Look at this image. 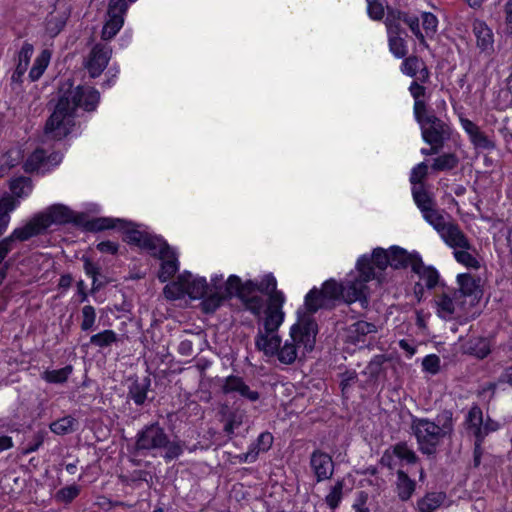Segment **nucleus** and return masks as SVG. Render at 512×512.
<instances>
[{
    "label": "nucleus",
    "mask_w": 512,
    "mask_h": 512,
    "mask_svg": "<svg viewBox=\"0 0 512 512\" xmlns=\"http://www.w3.org/2000/svg\"><path fill=\"white\" fill-rule=\"evenodd\" d=\"M373 277L366 257H359L356 263L355 271L350 272L344 283H338L334 279L323 283L322 289H311L304 300V309L299 308L301 315H307L312 318V314L320 308L330 307L336 300L342 299L347 303L356 301H367L368 287L367 283Z\"/></svg>",
    "instance_id": "obj_1"
},
{
    "label": "nucleus",
    "mask_w": 512,
    "mask_h": 512,
    "mask_svg": "<svg viewBox=\"0 0 512 512\" xmlns=\"http://www.w3.org/2000/svg\"><path fill=\"white\" fill-rule=\"evenodd\" d=\"M99 92L90 86H77L63 93L50 118L44 136L47 140H62L75 126L77 109L92 111L99 103Z\"/></svg>",
    "instance_id": "obj_2"
},
{
    "label": "nucleus",
    "mask_w": 512,
    "mask_h": 512,
    "mask_svg": "<svg viewBox=\"0 0 512 512\" xmlns=\"http://www.w3.org/2000/svg\"><path fill=\"white\" fill-rule=\"evenodd\" d=\"M276 287L277 281L272 274H266L259 280H248L244 283L238 276L230 275L225 282L223 295L238 297L250 313L255 317H260L272 306L274 300L278 298V294L283 299L280 304V310H283L286 298L284 293L277 290Z\"/></svg>",
    "instance_id": "obj_3"
},
{
    "label": "nucleus",
    "mask_w": 512,
    "mask_h": 512,
    "mask_svg": "<svg viewBox=\"0 0 512 512\" xmlns=\"http://www.w3.org/2000/svg\"><path fill=\"white\" fill-rule=\"evenodd\" d=\"M225 282L222 274L211 276L210 284L204 277L193 276L190 272L180 274L175 282L164 287V295L167 299L176 300L188 295L192 299L203 298L201 303L206 313H212L218 309L224 300L231 298L223 295Z\"/></svg>",
    "instance_id": "obj_4"
},
{
    "label": "nucleus",
    "mask_w": 512,
    "mask_h": 512,
    "mask_svg": "<svg viewBox=\"0 0 512 512\" xmlns=\"http://www.w3.org/2000/svg\"><path fill=\"white\" fill-rule=\"evenodd\" d=\"M318 329L313 318L298 312L297 321L290 327L289 337L279 345L276 353L278 361L285 365L302 360L315 347Z\"/></svg>",
    "instance_id": "obj_5"
},
{
    "label": "nucleus",
    "mask_w": 512,
    "mask_h": 512,
    "mask_svg": "<svg viewBox=\"0 0 512 512\" xmlns=\"http://www.w3.org/2000/svg\"><path fill=\"white\" fill-rule=\"evenodd\" d=\"M86 227L90 231H101L105 229L121 230L125 234L124 240L127 243L136 245L154 257H158L170 248L163 238L145 230H140L135 224L120 218H95L88 221Z\"/></svg>",
    "instance_id": "obj_6"
},
{
    "label": "nucleus",
    "mask_w": 512,
    "mask_h": 512,
    "mask_svg": "<svg viewBox=\"0 0 512 512\" xmlns=\"http://www.w3.org/2000/svg\"><path fill=\"white\" fill-rule=\"evenodd\" d=\"M184 448V442L179 439H170L158 423L144 427L136 436L138 451H144L154 457L161 456L166 462L180 457Z\"/></svg>",
    "instance_id": "obj_7"
},
{
    "label": "nucleus",
    "mask_w": 512,
    "mask_h": 512,
    "mask_svg": "<svg viewBox=\"0 0 512 512\" xmlns=\"http://www.w3.org/2000/svg\"><path fill=\"white\" fill-rule=\"evenodd\" d=\"M282 301V296L278 294V298L274 300V303L268 311H264V314L257 317L261 327L258 329L255 337V346L267 357L276 356L279 345L281 344L278 329L285 319V312L280 310Z\"/></svg>",
    "instance_id": "obj_8"
},
{
    "label": "nucleus",
    "mask_w": 512,
    "mask_h": 512,
    "mask_svg": "<svg viewBox=\"0 0 512 512\" xmlns=\"http://www.w3.org/2000/svg\"><path fill=\"white\" fill-rule=\"evenodd\" d=\"M435 423L427 418L412 417L411 429L422 453L432 454L442 439L453 430L452 414L445 412Z\"/></svg>",
    "instance_id": "obj_9"
},
{
    "label": "nucleus",
    "mask_w": 512,
    "mask_h": 512,
    "mask_svg": "<svg viewBox=\"0 0 512 512\" xmlns=\"http://www.w3.org/2000/svg\"><path fill=\"white\" fill-rule=\"evenodd\" d=\"M73 220V212L66 206L54 204L44 211L35 214L28 222H26L28 236H37L45 232L52 225H60L69 223Z\"/></svg>",
    "instance_id": "obj_10"
},
{
    "label": "nucleus",
    "mask_w": 512,
    "mask_h": 512,
    "mask_svg": "<svg viewBox=\"0 0 512 512\" xmlns=\"http://www.w3.org/2000/svg\"><path fill=\"white\" fill-rule=\"evenodd\" d=\"M467 428L476 438L475 452L477 453L481 447L484 438L491 432H495L500 428V424L489 417L484 420L483 412L478 406H473L466 416Z\"/></svg>",
    "instance_id": "obj_11"
},
{
    "label": "nucleus",
    "mask_w": 512,
    "mask_h": 512,
    "mask_svg": "<svg viewBox=\"0 0 512 512\" xmlns=\"http://www.w3.org/2000/svg\"><path fill=\"white\" fill-rule=\"evenodd\" d=\"M461 293L456 290L445 291L435 297L436 313L445 320L457 316L462 310Z\"/></svg>",
    "instance_id": "obj_12"
},
{
    "label": "nucleus",
    "mask_w": 512,
    "mask_h": 512,
    "mask_svg": "<svg viewBox=\"0 0 512 512\" xmlns=\"http://www.w3.org/2000/svg\"><path fill=\"white\" fill-rule=\"evenodd\" d=\"M423 140L430 144L442 147L444 138L448 134L449 127L437 118L430 115L425 123L420 124Z\"/></svg>",
    "instance_id": "obj_13"
},
{
    "label": "nucleus",
    "mask_w": 512,
    "mask_h": 512,
    "mask_svg": "<svg viewBox=\"0 0 512 512\" xmlns=\"http://www.w3.org/2000/svg\"><path fill=\"white\" fill-rule=\"evenodd\" d=\"M61 160L62 156L59 153L46 156L43 150L36 149L26 160L24 168L27 172L45 173L51 167L57 166Z\"/></svg>",
    "instance_id": "obj_14"
},
{
    "label": "nucleus",
    "mask_w": 512,
    "mask_h": 512,
    "mask_svg": "<svg viewBox=\"0 0 512 512\" xmlns=\"http://www.w3.org/2000/svg\"><path fill=\"white\" fill-rule=\"evenodd\" d=\"M111 54L112 50L107 44L98 43L92 48L86 62V68L91 77H98L103 72L111 58Z\"/></svg>",
    "instance_id": "obj_15"
},
{
    "label": "nucleus",
    "mask_w": 512,
    "mask_h": 512,
    "mask_svg": "<svg viewBox=\"0 0 512 512\" xmlns=\"http://www.w3.org/2000/svg\"><path fill=\"white\" fill-rule=\"evenodd\" d=\"M221 390L226 395L240 396L250 401H256L259 394L250 390L243 379L238 376H228L222 380Z\"/></svg>",
    "instance_id": "obj_16"
},
{
    "label": "nucleus",
    "mask_w": 512,
    "mask_h": 512,
    "mask_svg": "<svg viewBox=\"0 0 512 512\" xmlns=\"http://www.w3.org/2000/svg\"><path fill=\"white\" fill-rule=\"evenodd\" d=\"M439 235L445 244L453 248L454 251L457 249H471L468 238L453 221H450Z\"/></svg>",
    "instance_id": "obj_17"
},
{
    "label": "nucleus",
    "mask_w": 512,
    "mask_h": 512,
    "mask_svg": "<svg viewBox=\"0 0 512 512\" xmlns=\"http://www.w3.org/2000/svg\"><path fill=\"white\" fill-rule=\"evenodd\" d=\"M310 465L319 482L327 480L333 475V461L327 453L314 451L310 458Z\"/></svg>",
    "instance_id": "obj_18"
},
{
    "label": "nucleus",
    "mask_w": 512,
    "mask_h": 512,
    "mask_svg": "<svg viewBox=\"0 0 512 512\" xmlns=\"http://www.w3.org/2000/svg\"><path fill=\"white\" fill-rule=\"evenodd\" d=\"M377 332L375 324L366 321H357L347 329V340L355 345L365 344Z\"/></svg>",
    "instance_id": "obj_19"
},
{
    "label": "nucleus",
    "mask_w": 512,
    "mask_h": 512,
    "mask_svg": "<svg viewBox=\"0 0 512 512\" xmlns=\"http://www.w3.org/2000/svg\"><path fill=\"white\" fill-rule=\"evenodd\" d=\"M161 260V267L158 278L161 282H166L172 278L179 269V261L176 252L170 247L165 253L157 257Z\"/></svg>",
    "instance_id": "obj_20"
},
{
    "label": "nucleus",
    "mask_w": 512,
    "mask_h": 512,
    "mask_svg": "<svg viewBox=\"0 0 512 512\" xmlns=\"http://www.w3.org/2000/svg\"><path fill=\"white\" fill-rule=\"evenodd\" d=\"M390 266L394 269L410 267L413 269L414 262L420 258L417 252H408L399 246L391 247Z\"/></svg>",
    "instance_id": "obj_21"
},
{
    "label": "nucleus",
    "mask_w": 512,
    "mask_h": 512,
    "mask_svg": "<svg viewBox=\"0 0 512 512\" xmlns=\"http://www.w3.org/2000/svg\"><path fill=\"white\" fill-rule=\"evenodd\" d=\"M26 224L21 227H17L13 230V232L6 238L0 241V264L5 259L10 251L14 249L16 241H26L32 238L33 236H28L24 238L25 234L30 233L27 230Z\"/></svg>",
    "instance_id": "obj_22"
},
{
    "label": "nucleus",
    "mask_w": 512,
    "mask_h": 512,
    "mask_svg": "<svg viewBox=\"0 0 512 512\" xmlns=\"http://www.w3.org/2000/svg\"><path fill=\"white\" fill-rule=\"evenodd\" d=\"M473 32L476 37L477 46L482 51H487L493 46V33L488 25L482 20L473 22Z\"/></svg>",
    "instance_id": "obj_23"
},
{
    "label": "nucleus",
    "mask_w": 512,
    "mask_h": 512,
    "mask_svg": "<svg viewBox=\"0 0 512 512\" xmlns=\"http://www.w3.org/2000/svg\"><path fill=\"white\" fill-rule=\"evenodd\" d=\"M412 271L419 276L427 288L432 289L437 285L439 280L437 270L431 266L424 265L421 257L414 262Z\"/></svg>",
    "instance_id": "obj_24"
},
{
    "label": "nucleus",
    "mask_w": 512,
    "mask_h": 512,
    "mask_svg": "<svg viewBox=\"0 0 512 512\" xmlns=\"http://www.w3.org/2000/svg\"><path fill=\"white\" fill-rule=\"evenodd\" d=\"M401 72L407 76L415 77L419 73V79L425 81L429 77V72L423 62L416 56H410L404 59L401 64Z\"/></svg>",
    "instance_id": "obj_25"
},
{
    "label": "nucleus",
    "mask_w": 512,
    "mask_h": 512,
    "mask_svg": "<svg viewBox=\"0 0 512 512\" xmlns=\"http://www.w3.org/2000/svg\"><path fill=\"white\" fill-rule=\"evenodd\" d=\"M390 255L391 248L386 250L381 247H377L373 250L371 257H369L368 255L361 256L367 258V265H369L373 273V277L369 281L377 277L373 265L381 271L386 269L387 266H390Z\"/></svg>",
    "instance_id": "obj_26"
},
{
    "label": "nucleus",
    "mask_w": 512,
    "mask_h": 512,
    "mask_svg": "<svg viewBox=\"0 0 512 512\" xmlns=\"http://www.w3.org/2000/svg\"><path fill=\"white\" fill-rule=\"evenodd\" d=\"M457 283L459 285V290L456 291L461 293L462 300L465 296H477L480 292L479 281L471 274H459L457 276Z\"/></svg>",
    "instance_id": "obj_27"
},
{
    "label": "nucleus",
    "mask_w": 512,
    "mask_h": 512,
    "mask_svg": "<svg viewBox=\"0 0 512 512\" xmlns=\"http://www.w3.org/2000/svg\"><path fill=\"white\" fill-rule=\"evenodd\" d=\"M422 216L426 220V222H428L438 232V234L450 222V220H446L444 212L436 208V205L429 209H426L422 213Z\"/></svg>",
    "instance_id": "obj_28"
},
{
    "label": "nucleus",
    "mask_w": 512,
    "mask_h": 512,
    "mask_svg": "<svg viewBox=\"0 0 512 512\" xmlns=\"http://www.w3.org/2000/svg\"><path fill=\"white\" fill-rule=\"evenodd\" d=\"M51 60V52L48 49H44L41 53L35 58L33 66L29 72V78L31 81L38 80L45 70L47 69Z\"/></svg>",
    "instance_id": "obj_29"
},
{
    "label": "nucleus",
    "mask_w": 512,
    "mask_h": 512,
    "mask_svg": "<svg viewBox=\"0 0 512 512\" xmlns=\"http://www.w3.org/2000/svg\"><path fill=\"white\" fill-rule=\"evenodd\" d=\"M445 495L443 493H428L417 502L419 512H434L444 502Z\"/></svg>",
    "instance_id": "obj_30"
},
{
    "label": "nucleus",
    "mask_w": 512,
    "mask_h": 512,
    "mask_svg": "<svg viewBox=\"0 0 512 512\" xmlns=\"http://www.w3.org/2000/svg\"><path fill=\"white\" fill-rule=\"evenodd\" d=\"M415 491V482L411 480L406 473L398 471L397 473V493L401 500H408Z\"/></svg>",
    "instance_id": "obj_31"
},
{
    "label": "nucleus",
    "mask_w": 512,
    "mask_h": 512,
    "mask_svg": "<svg viewBox=\"0 0 512 512\" xmlns=\"http://www.w3.org/2000/svg\"><path fill=\"white\" fill-rule=\"evenodd\" d=\"M412 195L421 213H423L426 209L435 206V202L431 194L421 184L412 188Z\"/></svg>",
    "instance_id": "obj_32"
},
{
    "label": "nucleus",
    "mask_w": 512,
    "mask_h": 512,
    "mask_svg": "<svg viewBox=\"0 0 512 512\" xmlns=\"http://www.w3.org/2000/svg\"><path fill=\"white\" fill-rule=\"evenodd\" d=\"M387 36L390 52L396 58H404L408 53V48L405 39L401 36V33L390 32L387 33Z\"/></svg>",
    "instance_id": "obj_33"
},
{
    "label": "nucleus",
    "mask_w": 512,
    "mask_h": 512,
    "mask_svg": "<svg viewBox=\"0 0 512 512\" xmlns=\"http://www.w3.org/2000/svg\"><path fill=\"white\" fill-rule=\"evenodd\" d=\"M406 16L405 12H402L398 9L394 8H387V16L385 18V26L387 33H401V26L400 23L404 22V18Z\"/></svg>",
    "instance_id": "obj_34"
},
{
    "label": "nucleus",
    "mask_w": 512,
    "mask_h": 512,
    "mask_svg": "<svg viewBox=\"0 0 512 512\" xmlns=\"http://www.w3.org/2000/svg\"><path fill=\"white\" fill-rule=\"evenodd\" d=\"M33 53V45L30 43H24L18 54V63L15 70V75H17V77L23 76L28 70Z\"/></svg>",
    "instance_id": "obj_35"
},
{
    "label": "nucleus",
    "mask_w": 512,
    "mask_h": 512,
    "mask_svg": "<svg viewBox=\"0 0 512 512\" xmlns=\"http://www.w3.org/2000/svg\"><path fill=\"white\" fill-rule=\"evenodd\" d=\"M66 20L67 14L65 12L50 14L46 20L47 34L50 37H55L58 35L65 26Z\"/></svg>",
    "instance_id": "obj_36"
},
{
    "label": "nucleus",
    "mask_w": 512,
    "mask_h": 512,
    "mask_svg": "<svg viewBox=\"0 0 512 512\" xmlns=\"http://www.w3.org/2000/svg\"><path fill=\"white\" fill-rule=\"evenodd\" d=\"M72 371L73 367L71 365L57 370H46L42 374V379L48 383L61 384L67 381Z\"/></svg>",
    "instance_id": "obj_37"
},
{
    "label": "nucleus",
    "mask_w": 512,
    "mask_h": 512,
    "mask_svg": "<svg viewBox=\"0 0 512 512\" xmlns=\"http://www.w3.org/2000/svg\"><path fill=\"white\" fill-rule=\"evenodd\" d=\"M82 260L84 263V271L86 275L92 279L93 289L98 290L105 283L99 279L101 276L100 266L87 257H83Z\"/></svg>",
    "instance_id": "obj_38"
},
{
    "label": "nucleus",
    "mask_w": 512,
    "mask_h": 512,
    "mask_svg": "<svg viewBox=\"0 0 512 512\" xmlns=\"http://www.w3.org/2000/svg\"><path fill=\"white\" fill-rule=\"evenodd\" d=\"M77 421L72 416H65L50 424V430L57 435H66L75 430Z\"/></svg>",
    "instance_id": "obj_39"
},
{
    "label": "nucleus",
    "mask_w": 512,
    "mask_h": 512,
    "mask_svg": "<svg viewBox=\"0 0 512 512\" xmlns=\"http://www.w3.org/2000/svg\"><path fill=\"white\" fill-rule=\"evenodd\" d=\"M149 389V382L135 381L129 388V397L136 405H142L147 399V392Z\"/></svg>",
    "instance_id": "obj_40"
},
{
    "label": "nucleus",
    "mask_w": 512,
    "mask_h": 512,
    "mask_svg": "<svg viewBox=\"0 0 512 512\" xmlns=\"http://www.w3.org/2000/svg\"><path fill=\"white\" fill-rule=\"evenodd\" d=\"M118 341V336L113 330H104L90 337V343L94 346L104 348Z\"/></svg>",
    "instance_id": "obj_41"
},
{
    "label": "nucleus",
    "mask_w": 512,
    "mask_h": 512,
    "mask_svg": "<svg viewBox=\"0 0 512 512\" xmlns=\"http://www.w3.org/2000/svg\"><path fill=\"white\" fill-rule=\"evenodd\" d=\"M96 310L92 305H85L81 309V324L82 331H91L94 329L96 323Z\"/></svg>",
    "instance_id": "obj_42"
},
{
    "label": "nucleus",
    "mask_w": 512,
    "mask_h": 512,
    "mask_svg": "<svg viewBox=\"0 0 512 512\" xmlns=\"http://www.w3.org/2000/svg\"><path fill=\"white\" fill-rule=\"evenodd\" d=\"M10 189L12 193L17 197H25L31 193L32 185L28 178L19 177L12 180L10 184Z\"/></svg>",
    "instance_id": "obj_43"
},
{
    "label": "nucleus",
    "mask_w": 512,
    "mask_h": 512,
    "mask_svg": "<svg viewBox=\"0 0 512 512\" xmlns=\"http://www.w3.org/2000/svg\"><path fill=\"white\" fill-rule=\"evenodd\" d=\"M470 249H457L454 251V257L458 263L464 265L467 268L478 269L480 262L470 252Z\"/></svg>",
    "instance_id": "obj_44"
},
{
    "label": "nucleus",
    "mask_w": 512,
    "mask_h": 512,
    "mask_svg": "<svg viewBox=\"0 0 512 512\" xmlns=\"http://www.w3.org/2000/svg\"><path fill=\"white\" fill-rule=\"evenodd\" d=\"M422 27L424 30L425 38H432L438 29V19L437 17L430 12H423L421 14Z\"/></svg>",
    "instance_id": "obj_45"
},
{
    "label": "nucleus",
    "mask_w": 512,
    "mask_h": 512,
    "mask_svg": "<svg viewBox=\"0 0 512 512\" xmlns=\"http://www.w3.org/2000/svg\"><path fill=\"white\" fill-rule=\"evenodd\" d=\"M458 159L454 154H443L434 160L432 168L437 171L450 170L456 167Z\"/></svg>",
    "instance_id": "obj_46"
},
{
    "label": "nucleus",
    "mask_w": 512,
    "mask_h": 512,
    "mask_svg": "<svg viewBox=\"0 0 512 512\" xmlns=\"http://www.w3.org/2000/svg\"><path fill=\"white\" fill-rule=\"evenodd\" d=\"M404 23L407 24L411 32L414 34V36L418 39L419 43L423 45L425 48L428 47V44L425 39V35L420 29L419 25V18L414 15H408L406 13V16L404 18Z\"/></svg>",
    "instance_id": "obj_47"
},
{
    "label": "nucleus",
    "mask_w": 512,
    "mask_h": 512,
    "mask_svg": "<svg viewBox=\"0 0 512 512\" xmlns=\"http://www.w3.org/2000/svg\"><path fill=\"white\" fill-rule=\"evenodd\" d=\"M367 13L370 19L380 21L385 15L383 0H375L367 2Z\"/></svg>",
    "instance_id": "obj_48"
},
{
    "label": "nucleus",
    "mask_w": 512,
    "mask_h": 512,
    "mask_svg": "<svg viewBox=\"0 0 512 512\" xmlns=\"http://www.w3.org/2000/svg\"><path fill=\"white\" fill-rule=\"evenodd\" d=\"M343 482L338 481L326 496V503L331 509H335L342 499Z\"/></svg>",
    "instance_id": "obj_49"
},
{
    "label": "nucleus",
    "mask_w": 512,
    "mask_h": 512,
    "mask_svg": "<svg viewBox=\"0 0 512 512\" xmlns=\"http://www.w3.org/2000/svg\"><path fill=\"white\" fill-rule=\"evenodd\" d=\"M19 205V200L13 196L5 195L0 199V217L9 216V213L14 211Z\"/></svg>",
    "instance_id": "obj_50"
},
{
    "label": "nucleus",
    "mask_w": 512,
    "mask_h": 512,
    "mask_svg": "<svg viewBox=\"0 0 512 512\" xmlns=\"http://www.w3.org/2000/svg\"><path fill=\"white\" fill-rule=\"evenodd\" d=\"M394 453L398 458L406 460L408 463H414L416 460L414 451L405 443L397 444L394 447Z\"/></svg>",
    "instance_id": "obj_51"
},
{
    "label": "nucleus",
    "mask_w": 512,
    "mask_h": 512,
    "mask_svg": "<svg viewBox=\"0 0 512 512\" xmlns=\"http://www.w3.org/2000/svg\"><path fill=\"white\" fill-rule=\"evenodd\" d=\"M422 367L424 371L436 374L440 369V358L435 354L427 355L422 361Z\"/></svg>",
    "instance_id": "obj_52"
},
{
    "label": "nucleus",
    "mask_w": 512,
    "mask_h": 512,
    "mask_svg": "<svg viewBox=\"0 0 512 512\" xmlns=\"http://www.w3.org/2000/svg\"><path fill=\"white\" fill-rule=\"evenodd\" d=\"M80 493V488L77 485H70L62 488L57 492V498L63 502H71Z\"/></svg>",
    "instance_id": "obj_53"
},
{
    "label": "nucleus",
    "mask_w": 512,
    "mask_h": 512,
    "mask_svg": "<svg viewBox=\"0 0 512 512\" xmlns=\"http://www.w3.org/2000/svg\"><path fill=\"white\" fill-rule=\"evenodd\" d=\"M427 170H428V167L424 162L415 166L411 171L410 182L414 186H416V184H420L422 182V180L426 177Z\"/></svg>",
    "instance_id": "obj_54"
},
{
    "label": "nucleus",
    "mask_w": 512,
    "mask_h": 512,
    "mask_svg": "<svg viewBox=\"0 0 512 512\" xmlns=\"http://www.w3.org/2000/svg\"><path fill=\"white\" fill-rule=\"evenodd\" d=\"M414 116L416 121L420 124L425 123L427 118L431 114H427L426 112V105L423 99L421 100H414Z\"/></svg>",
    "instance_id": "obj_55"
},
{
    "label": "nucleus",
    "mask_w": 512,
    "mask_h": 512,
    "mask_svg": "<svg viewBox=\"0 0 512 512\" xmlns=\"http://www.w3.org/2000/svg\"><path fill=\"white\" fill-rule=\"evenodd\" d=\"M504 32L507 35H512V0H509L504 6Z\"/></svg>",
    "instance_id": "obj_56"
},
{
    "label": "nucleus",
    "mask_w": 512,
    "mask_h": 512,
    "mask_svg": "<svg viewBox=\"0 0 512 512\" xmlns=\"http://www.w3.org/2000/svg\"><path fill=\"white\" fill-rule=\"evenodd\" d=\"M470 140L472 143L480 148H488L490 145L489 140L487 137L480 131V129H477L474 131L470 136Z\"/></svg>",
    "instance_id": "obj_57"
},
{
    "label": "nucleus",
    "mask_w": 512,
    "mask_h": 512,
    "mask_svg": "<svg viewBox=\"0 0 512 512\" xmlns=\"http://www.w3.org/2000/svg\"><path fill=\"white\" fill-rule=\"evenodd\" d=\"M273 443V436L272 434L266 432L259 435L256 446H258L259 450L262 452L267 451Z\"/></svg>",
    "instance_id": "obj_58"
},
{
    "label": "nucleus",
    "mask_w": 512,
    "mask_h": 512,
    "mask_svg": "<svg viewBox=\"0 0 512 512\" xmlns=\"http://www.w3.org/2000/svg\"><path fill=\"white\" fill-rule=\"evenodd\" d=\"M97 249L101 253L116 254L119 250V245L113 241H102L97 244Z\"/></svg>",
    "instance_id": "obj_59"
},
{
    "label": "nucleus",
    "mask_w": 512,
    "mask_h": 512,
    "mask_svg": "<svg viewBox=\"0 0 512 512\" xmlns=\"http://www.w3.org/2000/svg\"><path fill=\"white\" fill-rule=\"evenodd\" d=\"M409 91L414 100H421L425 95V87L420 85L418 82L413 81L409 87Z\"/></svg>",
    "instance_id": "obj_60"
},
{
    "label": "nucleus",
    "mask_w": 512,
    "mask_h": 512,
    "mask_svg": "<svg viewBox=\"0 0 512 512\" xmlns=\"http://www.w3.org/2000/svg\"><path fill=\"white\" fill-rule=\"evenodd\" d=\"M367 494L364 492H360L356 502L353 504V508L356 512H369V509L366 507Z\"/></svg>",
    "instance_id": "obj_61"
},
{
    "label": "nucleus",
    "mask_w": 512,
    "mask_h": 512,
    "mask_svg": "<svg viewBox=\"0 0 512 512\" xmlns=\"http://www.w3.org/2000/svg\"><path fill=\"white\" fill-rule=\"evenodd\" d=\"M399 347L411 358L416 353V348L409 341L402 339L399 341Z\"/></svg>",
    "instance_id": "obj_62"
},
{
    "label": "nucleus",
    "mask_w": 512,
    "mask_h": 512,
    "mask_svg": "<svg viewBox=\"0 0 512 512\" xmlns=\"http://www.w3.org/2000/svg\"><path fill=\"white\" fill-rule=\"evenodd\" d=\"M460 123L464 131L470 136L479 127L467 118H460Z\"/></svg>",
    "instance_id": "obj_63"
},
{
    "label": "nucleus",
    "mask_w": 512,
    "mask_h": 512,
    "mask_svg": "<svg viewBox=\"0 0 512 512\" xmlns=\"http://www.w3.org/2000/svg\"><path fill=\"white\" fill-rule=\"evenodd\" d=\"M478 344H479L480 348H479V350L475 351V355L478 358L486 357L490 353V349H489L487 341L486 340H480L478 342Z\"/></svg>",
    "instance_id": "obj_64"
}]
</instances>
